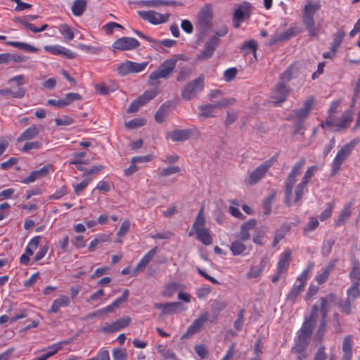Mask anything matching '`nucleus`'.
Instances as JSON below:
<instances>
[{
  "mask_svg": "<svg viewBox=\"0 0 360 360\" xmlns=\"http://www.w3.org/2000/svg\"><path fill=\"white\" fill-rule=\"evenodd\" d=\"M321 7L319 1H308L302 10V22L310 37L317 36L319 32V27H316L314 15Z\"/></svg>",
  "mask_w": 360,
  "mask_h": 360,
  "instance_id": "obj_1",
  "label": "nucleus"
},
{
  "mask_svg": "<svg viewBox=\"0 0 360 360\" xmlns=\"http://www.w3.org/2000/svg\"><path fill=\"white\" fill-rule=\"evenodd\" d=\"M184 55L174 54L171 58L165 60L155 70L152 72L148 77V83L152 85V82L159 79H167L174 72L178 60H184Z\"/></svg>",
  "mask_w": 360,
  "mask_h": 360,
  "instance_id": "obj_2",
  "label": "nucleus"
},
{
  "mask_svg": "<svg viewBox=\"0 0 360 360\" xmlns=\"http://www.w3.org/2000/svg\"><path fill=\"white\" fill-rule=\"evenodd\" d=\"M314 267V264L310 263L308 264L307 268L302 271V272L298 276L296 281L292 286L291 289L288 292L286 296V302L291 304H294L300 293L304 290V287L307 284L309 274Z\"/></svg>",
  "mask_w": 360,
  "mask_h": 360,
  "instance_id": "obj_3",
  "label": "nucleus"
},
{
  "mask_svg": "<svg viewBox=\"0 0 360 360\" xmlns=\"http://www.w3.org/2000/svg\"><path fill=\"white\" fill-rule=\"evenodd\" d=\"M304 158H301L297 161L290 172L288 174L285 181V203L287 206H291V197L292 195V188L297 181V176L300 174L301 170L305 165Z\"/></svg>",
  "mask_w": 360,
  "mask_h": 360,
  "instance_id": "obj_4",
  "label": "nucleus"
},
{
  "mask_svg": "<svg viewBox=\"0 0 360 360\" xmlns=\"http://www.w3.org/2000/svg\"><path fill=\"white\" fill-rule=\"evenodd\" d=\"M353 120V112L348 109L345 110L340 117L327 116L324 123L321 124V127L325 126L334 129L335 131H341L348 128Z\"/></svg>",
  "mask_w": 360,
  "mask_h": 360,
  "instance_id": "obj_5",
  "label": "nucleus"
},
{
  "mask_svg": "<svg viewBox=\"0 0 360 360\" xmlns=\"http://www.w3.org/2000/svg\"><path fill=\"white\" fill-rule=\"evenodd\" d=\"M359 142V139H354L345 144L338 151L331 164V174L333 175L336 174L340 170L342 163L350 156Z\"/></svg>",
  "mask_w": 360,
  "mask_h": 360,
  "instance_id": "obj_6",
  "label": "nucleus"
},
{
  "mask_svg": "<svg viewBox=\"0 0 360 360\" xmlns=\"http://www.w3.org/2000/svg\"><path fill=\"white\" fill-rule=\"evenodd\" d=\"M346 295L347 297L339 302L338 307L342 313L349 315L352 313L356 300L360 297V285L352 284L347 289Z\"/></svg>",
  "mask_w": 360,
  "mask_h": 360,
  "instance_id": "obj_7",
  "label": "nucleus"
},
{
  "mask_svg": "<svg viewBox=\"0 0 360 360\" xmlns=\"http://www.w3.org/2000/svg\"><path fill=\"white\" fill-rule=\"evenodd\" d=\"M204 88V77L200 75L198 78L188 82L181 91V97L185 101H191L196 97Z\"/></svg>",
  "mask_w": 360,
  "mask_h": 360,
  "instance_id": "obj_8",
  "label": "nucleus"
},
{
  "mask_svg": "<svg viewBox=\"0 0 360 360\" xmlns=\"http://www.w3.org/2000/svg\"><path fill=\"white\" fill-rule=\"evenodd\" d=\"M212 19V8L209 6L203 7L198 17L197 29L201 34H205L211 28Z\"/></svg>",
  "mask_w": 360,
  "mask_h": 360,
  "instance_id": "obj_9",
  "label": "nucleus"
},
{
  "mask_svg": "<svg viewBox=\"0 0 360 360\" xmlns=\"http://www.w3.org/2000/svg\"><path fill=\"white\" fill-rule=\"evenodd\" d=\"M138 15L151 25H158L167 22L170 17L169 13H160L154 10L138 11Z\"/></svg>",
  "mask_w": 360,
  "mask_h": 360,
  "instance_id": "obj_10",
  "label": "nucleus"
},
{
  "mask_svg": "<svg viewBox=\"0 0 360 360\" xmlns=\"http://www.w3.org/2000/svg\"><path fill=\"white\" fill-rule=\"evenodd\" d=\"M252 6L249 2L238 5L233 15V23L236 28L240 27L241 22L249 19L252 15Z\"/></svg>",
  "mask_w": 360,
  "mask_h": 360,
  "instance_id": "obj_11",
  "label": "nucleus"
},
{
  "mask_svg": "<svg viewBox=\"0 0 360 360\" xmlns=\"http://www.w3.org/2000/svg\"><path fill=\"white\" fill-rule=\"evenodd\" d=\"M158 89H148L139 96L136 100L133 101L129 105L127 112H136L139 109L153 99L158 94Z\"/></svg>",
  "mask_w": 360,
  "mask_h": 360,
  "instance_id": "obj_12",
  "label": "nucleus"
},
{
  "mask_svg": "<svg viewBox=\"0 0 360 360\" xmlns=\"http://www.w3.org/2000/svg\"><path fill=\"white\" fill-rule=\"evenodd\" d=\"M220 40L217 36H212L205 44L202 50L196 56L195 61H204L211 58L219 46Z\"/></svg>",
  "mask_w": 360,
  "mask_h": 360,
  "instance_id": "obj_13",
  "label": "nucleus"
},
{
  "mask_svg": "<svg viewBox=\"0 0 360 360\" xmlns=\"http://www.w3.org/2000/svg\"><path fill=\"white\" fill-rule=\"evenodd\" d=\"M274 163V160L273 159H269L260 164L250 173L247 180V184L252 186L259 182L265 176Z\"/></svg>",
  "mask_w": 360,
  "mask_h": 360,
  "instance_id": "obj_14",
  "label": "nucleus"
},
{
  "mask_svg": "<svg viewBox=\"0 0 360 360\" xmlns=\"http://www.w3.org/2000/svg\"><path fill=\"white\" fill-rule=\"evenodd\" d=\"M210 313L204 311L196 318L188 326L187 330L184 334L183 338H190L194 334L200 331L205 323L209 320Z\"/></svg>",
  "mask_w": 360,
  "mask_h": 360,
  "instance_id": "obj_15",
  "label": "nucleus"
},
{
  "mask_svg": "<svg viewBox=\"0 0 360 360\" xmlns=\"http://www.w3.org/2000/svg\"><path fill=\"white\" fill-rule=\"evenodd\" d=\"M140 46L139 41L133 37H123L114 41L113 49L120 51L132 50Z\"/></svg>",
  "mask_w": 360,
  "mask_h": 360,
  "instance_id": "obj_16",
  "label": "nucleus"
},
{
  "mask_svg": "<svg viewBox=\"0 0 360 360\" xmlns=\"http://www.w3.org/2000/svg\"><path fill=\"white\" fill-rule=\"evenodd\" d=\"M44 50L51 54L55 56H63L68 59H73L77 56V54L70 49L58 44L46 45L44 46Z\"/></svg>",
  "mask_w": 360,
  "mask_h": 360,
  "instance_id": "obj_17",
  "label": "nucleus"
},
{
  "mask_svg": "<svg viewBox=\"0 0 360 360\" xmlns=\"http://www.w3.org/2000/svg\"><path fill=\"white\" fill-rule=\"evenodd\" d=\"M136 4L147 8H158L160 6H176L181 5L178 1L174 0H139Z\"/></svg>",
  "mask_w": 360,
  "mask_h": 360,
  "instance_id": "obj_18",
  "label": "nucleus"
},
{
  "mask_svg": "<svg viewBox=\"0 0 360 360\" xmlns=\"http://www.w3.org/2000/svg\"><path fill=\"white\" fill-rule=\"evenodd\" d=\"M292 252L290 248H285L280 255L277 265L276 271L280 274L287 273L290 263L291 261Z\"/></svg>",
  "mask_w": 360,
  "mask_h": 360,
  "instance_id": "obj_19",
  "label": "nucleus"
},
{
  "mask_svg": "<svg viewBox=\"0 0 360 360\" xmlns=\"http://www.w3.org/2000/svg\"><path fill=\"white\" fill-rule=\"evenodd\" d=\"M228 104V101L226 99H223L215 104L202 105L199 107V109L201 111L199 115L205 118L213 117L214 116V110L215 108H221Z\"/></svg>",
  "mask_w": 360,
  "mask_h": 360,
  "instance_id": "obj_20",
  "label": "nucleus"
},
{
  "mask_svg": "<svg viewBox=\"0 0 360 360\" xmlns=\"http://www.w3.org/2000/svg\"><path fill=\"white\" fill-rule=\"evenodd\" d=\"M191 129H176L167 133L166 138L174 142H183L188 140L192 135Z\"/></svg>",
  "mask_w": 360,
  "mask_h": 360,
  "instance_id": "obj_21",
  "label": "nucleus"
},
{
  "mask_svg": "<svg viewBox=\"0 0 360 360\" xmlns=\"http://www.w3.org/2000/svg\"><path fill=\"white\" fill-rule=\"evenodd\" d=\"M51 169L52 165L49 164L44 166L40 169L32 171L27 177L21 181V183L28 184L34 182L37 179L46 176Z\"/></svg>",
  "mask_w": 360,
  "mask_h": 360,
  "instance_id": "obj_22",
  "label": "nucleus"
},
{
  "mask_svg": "<svg viewBox=\"0 0 360 360\" xmlns=\"http://www.w3.org/2000/svg\"><path fill=\"white\" fill-rule=\"evenodd\" d=\"M288 96V90L285 84L280 82L272 91V98L275 103H281L285 101Z\"/></svg>",
  "mask_w": 360,
  "mask_h": 360,
  "instance_id": "obj_23",
  "label": "nucleus"
},
{
  "mask_svg": "<svg viewBox=\"0 0 360 360\" xmlns=\"http://www.w3.org/2000/svg\"><path fill=\"white\" fill-rule=\"evenodd\" d=\"M131 322L129 316H124L116 320L110 324H108L103 328V330L106 333H115L125 327H127Z\"/></svg>",
  "mask_w": 360,
  "mask_h": 360,
  "instance_id": "obj_24",
  "label": "nucleus"
},
{
  "mask_svg": "<svg viewBox=\"0 0 360 360\" xmlns=\"http://www.w3.org/2000/svg\"><path fill=\"white\" fill-rule=\"evenodd\" d=\"M70 343V340H63L60 342H56L48 346L46 348L42 349L41 352H46L43 355H41V358L43 360H47L51 356L56 354L62 348L64 345H68Z\"/></svg>",
  "mask_w": 360,
  "mask_h": 360,
  "instance_id": "obj_25",
  "label": "nucleus"
},
{
  "mask_svg": "<svg viewBox=\"0 0 360 360\" xmlns=\"http://www.w3.org/2000/svg\"><path fill=\"white\" fill-rule=\"evenodd\" d=\"M352 206L353 202L352 201L344 205L335 221V226H342L348 221L352 213Z\"/></svg>",
  "mask_w": 360,
  "mask_h": 360,
  "instance_id": "obj_26",
  "label": "nucleus"
},
{
  "mask_svg": "<svg viewBox=\"0 0 360 360\" xmlns=\"http://www.w3.org/2000/svg\"><path fill=\"white\" fill-rule=\"evenodd\" d=\"M256 225V220L250 219L241 225L240 232L237 237L241 241H247L250 239V235L249 231L252 229Z\"/></svg>",
  "mask_w": 360,
  "mask_h": 360,
  "instance_id": "obj_27",
  "label": "nucleus"
},
{
  "mask_svg": "<svg viewBox=\"0 0 360 360\" xmlns=\"http://www.w3.org/2000/svg\"><path fill=\"white\" fill-rule=\"evenodd\" d=\"M180 305V302L155 303L154 307L161 310V316H166L176 313V308Z\"/></svg>",
  "mask_w": 360,
  "mask_h": 360,
  "instance_id": "obj_28",
  "label": "nucleus"
},
{
  "mask_svg": "<svg viewBox=\"0 0 360 360\" xmlns=\"http://www.w3.org/2000/svg\"><path fill=\"white\" fill-rule=\"evenodd\" d=\"M205 223L206 219L204 214V207L202 206L195 217V221L192 225L191 229L188 232V236H192L194 234V231L198 230L199 229H205Z\"/></svg>",
  "mask_w": 360,
  "mask_h": 360,
  "instance_id": "obj_29",
  "label": "nucleus"
},
{
  "mask_svg": "<svg viewBox=\"0 0 360 360\" xmlns=\"http://www.w3.org/2000/svg\"><path fill=\"white\" fill-rule=\"evenodd\" d=\"M70 304V299L67 295H60L55 300L49 310V314H56L60 311V307H66Z\"/></svg>",
  "mask_w": 360,
  "mask_h": 360,
  "instance_id": "obj_30",
  "label": "nucleus"
},
{
  "mask_svg": "<svg viewBox=\"0 0 360 360\" xmlns=\"http://www.w3.org/2000/svg\"><path fill=\"white\" fill-rule=\"evenodd\" d=\"M39 134V127L35 124H32L20 134V135L17 138V142H23L33 139L37 137Z\"/></svg>",
  "mask_w": 360,
  "mask_h": 360,
  "instance_id": "obj_31",
  "label": "nucleus"
},
{
  "mask_svg": "<svg viewBox=\"0 0 360 360\" xmlns=\"http://www.w3.org/2000/svg\"><path fill=\"white\" fill-rule=\"evenodd\" d=\"M158 248L155 247L148 251L139 262L136 266L134 269V275L137 274V272L142 271L145 269L147 264L153 259L157 252Z\"/></svg>",
  "mask_w": 360,
  "mask_h": 360,
  "instance_id": "obj_32",
  "label": "nucleus"
},
{
  "mask_svg": "<svg viewBox=\"0 0 360 360\" xmlns=\"http://www.w3.org/2000/svg\"><path fill=\"white\" fill-rule=\"evenodd\" d=\"M336 262L337 260H333L330 262L326 268L321 270V272L320 274H318L316 276L315 280L318 284L321 285L327 281L331 271L333 270L335 266Z\"/></svg>",
  "mask_w": 360,
  "mask_h": 360,
  "instance_id": "obj_33",
  "label": "nucleus"
},
{
  "mask_svg": "<svg viewBox=\"0 0 360 360\" xmlns=\"http://www.w3.org/2000/svg\"><path fill=\"white\" fill-rule=\"evenodd\" d=\"M196 239L200 241L205 245H210L212 243V236L209 229H202L194 231Z\"/></svg>",
  "mask_w": 360,
  "mask_h": 360,
  "instance_id": "obj_34",
  "label": "nucleus"
},
{
  "mask_svg": "<svg viewBox=\"0 0 360 360\" xmlns=\"http://www.w3.org/2000/svg\"><path fill=\"white\" fill-rule=\"evenodd\" d=\"M243 242L236 240L231 243L229 249L233 256L245 255L249 252L247 246Z\"/></svg>",
  "mask_w": 360,
  "mask_h": 360,
  "instance_id": "obj_35",
  "label": "nucleus"
},
{
  "mask_svg": "<svg viewBox=\"0 0 360 360\" xmlns=\"http://www.w3.org/2000/svg\"><path fill=\"white\" fill-rule=\"evenodd\" d=\"M345 37V32L342 28L338 29L337 32L333 35V41L330 44V51L335 53L340 46L344 38Z\"/></svg>",
  "mask_w": 360,
  "mask_h": 360,
  "instance_id": "obj_36",
  "label": "nucleus"
},
{
  "mask_svg": "<svg viewBox=\"0 0 360 360\" xmlns=\"http://www.w3.org/2000/svg\"><path fill=\"white\" fill-rule=\"evenodd\" d=\"M172 104L171 101H167L160 105L155 115V119L157 122L162 123L168 115L169 108Z\"/></svg>",
  "mask_w": 360,
  "mask_h": 360,
  "instance_id": "obj_37",
  "label": "nucleus"
},
{
  "mask_svg": "<svg viewBox=\"0 0 360 360\" xmlns=\"http://www.w3.org/2000/svg\"><path fill=\"white\" fill-rule=\"evenodd\" d=\"M352 336L347 335L342 342L343 360H351L352 358Z\"/></svg>",
  "mask_w": 360,
  "mask_h": 360,
  "instance_id": "obj_38",
  "label": "nucleus"
},
{
  "mask_svg": "<svg viewBox=\"0 0 360 360\" xmlns=\"http://www.w3.org/2000/svg\"><path fill=\"white\" fill-rule=\"evenodd\" d=\"M26 90L22 87H18L16 89L13 90L11 88H6L0 89V95L4 96H11L15 98H22L24 97Z\"/></svg>",
  "mask_w": 360,
  "mask_h": 360,
  "instance_id": "obj_39",
  "label": "nucleus"
},
{
  "mask_svg": "<svg viewBox=\"0 0 360 360\" xmlns=\"http://www.w3.org/2000/svg\"><path fill=\"white\" fill-rule=\"evenodd\" d=\"M180 287V285L176 282H168L163 286L161 295L163 297L170 298L175 294Z\"/></svg>",
  "mask_w": 360,
  "mask_h": 360,
  "instance_id": "obj_40",
  "label": "nucleus"
},
{
  "mask_svg": "<svg viewBox=\"0 0 360 360\" xmlns=\"http://www.w3.org/2000/svg\"><path fill=\"white\" fill-rule=\"evenodd\" d=\"M257 50V43L254 39H250L245 41L240 47V51L245 56H248V54L252 53L255 57Z\"/></svg>",
  "mask_w": 360,
  "mask_h": 360,
  "instance_id": "obj_41",
  "label": "nucleus"
},
{
  "mask_svg": "<svg viewBox=\"0 0 360 360\" xmlns=\"http://www.w3.org/2000/svg\"><path fill=\"white\" fill-rule=\"evenodd\" d=\"M266 265V260L262 259L258 265L251 266L250 271L247 274L248 278L252 279L259 277L264 272Z\"/></svg>",
  "mask_w": 360,
  "mask_h": 360,
  "instance_id": "obj_42",
  "label": "nucleus"
},
{
  "mask_svg": "<svg viewBox=\"0 0 360 360\" xmlns=\"http://www.w3.org/2000/svg\"><path fill=\"white\" fill-rule=\"evenodd\" d=\"M349 278L352 284L360 285V264L358 260H355L352 262Z\"/></svg>",
  "mask_w": 360,
  "mask_h": 360,
  "instance_id": "obj_43",
  "label": "nucleus"
},
{
  "mask_svg": "<svg viewBox=\"0 0 360 360\" xmlns=\"http://www.w3.org/2000/svg\"><path fill=\"white\" fill-rule=\"evenodd\" d=\"M86 5V0H75L71 7L73 15L76 17L81 16L84 13Z\"/></svg>",
  "mask_w": 360,
  "mask_h": 360,
  "instance_id": "obj_44",
  "label": "nucleus"
},
{
  "mask_svg": "<svg viewBox=\"0 0 360 360\" xmlns=\"http://www.w3.org/2000/svg\"><path fill=\"white\" fill-rule=\"evenodd\" d=\"M290 226L288 224H283L281 226V227L276 231L274 240L272 246L275 247L286 235V233L290 231Z\"/></svg>",
  "mask_w": 360,
  "mask_h": 360,
  "instance_id": "obj_45",
  "label": "nucleus"
},
{
  "mask_svg": "<svg viewBox=\"0 0 360 360\" xmlns=\"http://www.w3.org/2000/svg\"><path fill=\"white\" fill-rule=\"evenodd\" d=\"M314 322L309 321L308 319H306L301 328L298 331V335H302L303 337L309 338L310 335H311V333L313 331L314 327Z\"/></svg>",
  "mask_w": 360,
  "mask_h": 360,
  "instance_id": "obj_46",
  "label": "nucleus"
},
{
  "mask_svg": "<svg viewBox=\"0 0 360 360\" xmlns=\"http://www.w3.org/2000/svg\"><path fill=\"white\" fill-rule=\"evenodd\" d=\"M6 44L11 46L18 48L19 49L23 50L27 52L36 53L39 51V49L37 48H36L34 46H32L29 44H27L25 42L7 41Z\"/></svg>",
  "mask_w": 360,
  "mask_h": 360,
  "instance_id": "obj_47",
  "label": "nucleus"
},
{
  "mask_svg": "<svg viewBox=\"0 0 360 360\" xmlns=\"http://www.w3.org/2000/svg\"><path fill=\"white\" fill-rule=\"evenodd\" d=\"M335 295L333 293H329L324 297L320 298V310L322 314L323 318H326L327 314H328V305L329 302H332L335 300Z\"/></svg>",
  "mask_w": 360,
  "mask_h": 360,
  "instance_id": "obj_48",
  "label": "nucleus"
},
{
  "mask_svg": "<svg viewBox=\"0 0 360 360\" xmlns=\"http://www.w3.org/2000/svg\"><path fill=\"white\" fill-rule=\"evenodd\" d=\"M41 236H37L33 237L27 245L25 250V254L30 256L32 255L34 251L38 248Z\"/></svg>",
  "mask_w": 360,
  "mask_h": 360,
  "instance_id": "obj_49",
  "label": "nucleus"
},
{
  "mask_svg": "<svg viewBox=\"0 0 360 360\" xmlns=\"http://www.w3.org/2000/svg\"><path fill=\"white\" fill-rule=\"evenodd\" d=\"M59 32L63 36L64 39L71 41L75 37V34L72 29L67 24L60 25L59 28Z\"/></svg>",
  "mask_w": 360,
  "mask_h": 360,
  "instance_id": "obj_50",
  "label": "nucleus"
},
{
  "mask_svg": "<svg viewBox=\"0 0 360 360\" xmlns=\"http://www.w3.org/2000/svg\"><path fill=\"white\" fill-rule=\"evenodd\" d=\"M319 225V220L314 217L309 218V220L303 229V233L304 236H308L311 231L316 230Z\"/></svg>",
  "mask_w": 360,
  "mask_h": 360,
  "instance_id": "obj_51",
  "label": "nucleus"
},
{
  "mask_svg": "<svg viewBox=\"0 0 360 360\" xmlns=\"http://www.w3.org/2000/svg\"><path fill=\"white\" fill-rule=\"evenodd\" d=\"M307 184L301 181L295 188V203H297L304 195V193L307 191Z\"/></svg>",
  "mask_w": 360,
  "mask_h": 360,
  "instance_id": "obj_52",
  "label": "nucleus"
},
{
  "mask_svg": "<svg viewBox=\"0 0 360 360\" xmlns=\"http://www.w3.org/2000/svg\"><path fill=\"white\" fill-rule=\"evenodd\" d=\"M109 240L108 236L105 234L99 235L93 239L89 245V250L93 252L96 250L99 243H105Z\"/></svg>",
  "mask_w": 360,
  "mask_h": 360,
  "instance_id": "obj_53",
  "label": "nucleus"
},
{
  "mask_svg": "<svg viewBox=\"0 0 360 360\" xmlns=\"http://www.w3.org/2000/svg\"><path fill=\"white\" fill-rule=\"evenodd\" d=\"M319 169V166L317 165H312L307 168L306 172H304L301 181L304 182V184H307L309 183L311 179L314 176L316 172Z\"/></svg>",
  "mask_w": 360,
  "mask_h": 360,
  "instance_id": "obj_54",
  "label": "nucleus"
},
{
  "mask_svg": "<svg viewBox=\"0 0 360 360\" xmlns=\"http://www.w3.org/2000/svg\"><path fill=\"white\" fill-rule=\"evenodd\" d=\"M181 171V169L180 167H179V166H170V167L163 168L160 172L159 175L161 177H165V176H171L172 174L180 173Z\"/></svg>",
  "mask_w": 360,
  "mask_h": 360,
  "instance_id": "obj_55",
  "label": "nucleus"
},
{
  "mask_svg": "<svg viewBox=\"0 0 360 360\" xmlns=\"http://www.w3.org/2000/svg\"><path fill=\"white\" fill-rule=\"evenodd\" d=\"M148 62L136 63L129 60L131 73H139L143 72L147 67Z\"/></svg>",
  "mask_w": 360,
  "mask_h": 360,
  "instance_id": "obj_56",
  "label": "nucleus"
},
{
  "mask_svg": "<svg viewBox=\"0 0 360 360\" xmlns=\"http://www.w3.org/2000/svg\"><path fill=\"white\" fill-rule=\"evenodd\" d=\"M296 68L293 65H290L288 69L281 75V80L282 82H289L291 80L296 73Z\"/></svg>",
  "mask_w": 360,
  "mask_h": 360,
  "instance_id": "obj_57",
  "label": "nucleus"
},
{
  "mask_svg": "<svg viewBox=\"0 0 360 360\" xmlns=\"http://www.w3.org/2000/svg\"><path fill=\"white\" fill-rule=\"evenodd\" d=\"M117 73L120 76H126L131 73V68L129 65V60H126L117 65Z\"/></svg>",
  "mask_w": 360,
  "mask_h": 360,
  "instance_id": "obj_58",
  "label": "nucleus"
},
{
  "mask_svg": "<svg viewBox=\"0 0 360 360\" xmlns=\"http://www.w3.org/2000/svg\"><path fill=\"white\" fill-rule=\"evenodd\" d=\"M91 182V179L86 178L84 179L79 184H73L72 187L74 189V192L76 195H80V193L88 186L89 184Z\"/></svg>",
  "mask_w": 360,
  "mask_h": 360,
  "instance_id": "obj_59",
  "label": "nucleus"
},
{
  "mask_svg": "<svg viewBox=\"0 0 360 360\" xmlns=\"http://www.w3.org/2000/svg\"><path fill=\"white\" fill-rule=\"evenodd\" d=\"M334 241L330 240H324L321 247V254L323 257H328L331 251Z\"/></svg>",
  "mask_w": 360,
  "mask_h": 360,
  "instance_id": "obj_60",
  "label": "nucleus"
},
{
  "mask_svg": "<svg viewBox=\"0 0 360 360\" xmlns=\"http://www.w3.org/2000/svg\"><path fill=\"white\" fill-rule=\"evenodd\" d=\"M238 70L236 68H230L224 72V79L226 82H230L236 77Z\"/></svg>",
  "mask_w": 360,
  "mask_h": 360,
  "instance_id": "obj_61",
  "label": "nucleus"
},
{
  "mask_svg": "<svg viewBox=\"0 0 360 360\" xmlns=\"http://www.w3.org/2000/svg\"><path fill=\"white\" fill-rule=\"evenodd\" d=\"M245 313V310L244 309H240L238 314V317H237L236 320L234 321V323H233L234 328L238 330H240L242 329V327L244 323V320H245V319H244Z\"/></svg>",
  "mask_w": 360,
  "mask_h": 360,
  "instance_id": "obj_62",
  "label": "nucleus"
},
{
  "mask_svg": "<svg viewBox=\"0 0 360 360\" xmlns=\"http://www.w3.org/2000/svg\"><path fill=\"white\" fill-rule=\"evenodd\" d=\"M129 295V290L128 289H125L122 292V295L120 297H117V299H115L112 302V303L114 304L115 307L117 309H118L122 304H123L124 302H125L127 300Z\"/></svg>",
  "mask_w": 360,
  "mask_h": 360,
  "instance_id": "obj_63",
  "label": "nucleus"
},
{
  "mask_svg": "<svg viewBox=\"0 0 360 360\" xmlns=\"http://www.w3.org/2000/svg\"><path fill=\"white\" fill-rule=\"evenodd\" d=\"M127 354L126 352L120 348H115L112 351L113 360H126Z\"/></svg>",
  "mask_w": 360,
  "mask_h": 360,
  "instance_id": "obj_64",
  "label": "nucleus"
}]
</instances>
